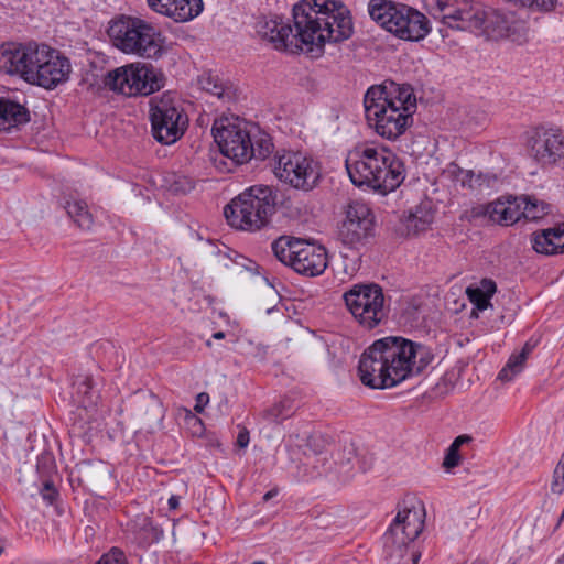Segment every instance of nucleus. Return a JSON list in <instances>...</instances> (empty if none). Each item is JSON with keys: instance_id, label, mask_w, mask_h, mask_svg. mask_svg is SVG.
I'll use <instances>...</instances> for the list:
<instances>
[{"instance_id": "nucleus-1", "label": "nucleus", "mask_w": 564, "mask_h": 564, "mask_svg": "<svg viewBox=\"0 0 564 564\" xmlns=\"http://www.w3.org/2000/svg\"><path fill=\"white\" fill-rule=\"evenodd\" d=\"M295 32L279 17H262L256 23V32L275 50L295 53L313 52L326 42H340L352 34V21L348 10L334 0H302L293 7Z\"/></svg>"}, {"instance_id": "nucleus-2", "label": "nucleus", "mask_w": 564, "mask_h": 564, "mask_svg": "<svg viewBox=\"0 0 564 564\" xmlns=\"http://www.w3.org/2000/svg\"><path fill=\"white\" fill-rule=\"evenodd\" d=\"M434 359L431 349L410 339L388 336L361 354L358 376L371 389H389L421 373Z\"/></svg>"}, {"instance_id": "nucleus-3", "label": "nucleus", "mask_w": 564, "mask_h": 564, "mask_svg": "<svg viewBox=\"0 0 564 564\" xmlns=\"http://www.w3.org/2000/svg\"><path fill=\"white\" fill-rule=\"evenodd\" d=\"M364 107L366 119L375 132L394 141L413 124L417 105L410 85L386 80L367 89Z\"/></svg>"}, {"instance_id": "nucleus-4", "label": "nucleus", "mask_w": 564, "mask_h": 564, "mask_svg": "<svg viewBox=\"0 0 564 564\" xmlns=\"http://www.w3.org/2000/svg\"><path fill=\"white\" fill-rule=\"evenodd\" d=\"M345 167L351 183L387 194L398 188L405 178L403 161L387 148L358 143L348 151Z\"/></svg>"}, {"instance_id": "nucleus-5", "label": "nucleus", "mask_w": 564, "mask_h": 564, "mask_svg": "<svg viewBox=\"0 0 564 564\" xmlns=\"http://www.w3.org/2000/svg\"><path fill=\"white\" fill-rule=\"evenodd\" d=\"M276 195L268 185H253L225 206L227 223L236 229L254 232L265 227L275 213Z\"/></svg>"}, {"instance_id": "nucleus-6", "label": "nucleus", "mask_w": 564, "mask_h": 564, "mask_svg": "<svg viewBox=\"0 0 564 564\" xmlns=\"http://www.w3.org/2000/svg\"><path fill=\"white\" fill-rule=\"evenodd\" d=\"M107 32L112 44L126 54L158 58L163 53L161 34L142 19L121 15L110 22Z\"/></svg>"}, {"instance_id": "nucleus-7", "label": "nucleus", "mask_w": 564, "mask_h": 564, "mask_svg": "<svg viewBox=\"0 0 564 564\" xmlns=\"http://www.w3.org/2000/svg\"><path fill=\"white\" fill-rule=\"evenodd\" d=\"M368 11L373 21L401 40L417 42L431 31L427 18L403 3L370 0Z\"/></svg>"}, {"instance_id": "nucleus-8", "label": "nucleus", "mask_w": 564, "mask_h": 564, "mask_svg": "<svg viewBox=\"0 0 564 564\" xmlns=\"http://www.w3.org/2000/svg\"><path fill=\"white\" fill-rule=\"evenodd\" d=\"M424 506L414 498L398 506L397 516L383 535L384 552L391 561L406 557L409 545L424 529Z\"/></svg>"}, {"instance_id": "nucleus-9", "label": "nucleus", "mask_w": 564, "mask_h": 564, "mask_svg": "<svg viewBox=\"0 0 564 564\" xmlns=\"http://www.w3.org/2000/svg\"><path fill=\"white\" fill-rule=\"evenodd\" d=\"M104 85L126 97L149 96L164 87L165 76L151 64L131 63L109 70Z\"/></svg>"}, {"instance_id": "nucleus-10", "label": "nucleus", "mask_w": 564, "mask_h": 564, "mask_svg": "<svg viewBox=\"0 0 564 564\" xmlns=\"http://www.w3.org/2000/svg\"><path fill=\"white\" fill-rule=\"evenodd\" d=\"M275 258L295 272L317 276L328 264L326 249L292 236H281L271 243Z\"/></svg>"}, {"instance_id": "nucleus-11", "label": "nucleus", "mask_w": 564, "mask_h": 564, "mask_svg": "<svg viewBox=\"0 0 564 564\" xmlns=\"http://www.w3.org/2000/svg\"><path fill=\"white\" fill-rule=\"evenodd\" d=\"M149 118L153 138L165 145L180 140L188 126V117L182 104L171 93L150 99Z\"/></svg>"}, {"instance_id": "nucleus-12", "label": "nucleus", "mask_w": 564, "mask_h": 564, "mask_svg": "<svg viewBox=\"0 0 564 564\" xmlns=\"http://www.w3.org/2000/svg\"><path fill=\"white\" fill-rule=\"evenodd\" d=\"M343 300L356 323L371 330L387 319L383 290L376 283H357L349 288Z\"/></svg>"}, {"instance_id": "nucleus-13", "label": "nucleus", "mask_w": 564, "mask_h": 564, "mask_svg": "<svg viewBox=\"0 0 564 564\" xmlns=\"http://www.w3.org/2000/svg\"><path fill=\"white\" fill-rule=\"evenodd\" d=\"M273 172L281 182L303 192L314 189L322 178L321 163L302 152L278 153Z\"/></svg>"}, {"instance_id": "nucleus-14", "label": "nucleus", "mask_w": 564, "mask_h": 564, "mask_svg": "<svg viewBox=\"0 0 564 564\" xmlns=\"http://www.w3.org/2000/svg\"><path fill=\"white\" fill-rule=\"evenodd\" d=\"M220 152L238 164L252 159V138L249 126L237 117L220 118L213 126Z\"/></svg>"}, {"instance_id": "nucleus-15", "label": "nucleus", "mask_w": 564, "mask_h": 564, "mask_svg": "<svg viewBox=\"0 0 564 564\" xmlns=\"http://www.w3.org/2000/svg\"><path fill=\"white\" fill-rule=\"evenodd\" d=\"M72 64L68 57L47 45L40 46L34 72H31L30 84L45 89H54L68 80Z\"/></svg>"}, {"instance_id": "nucleus-16", "label": "nucleus", "mask_w": 564, "mask_h": 564, "mask_svg": "<svg viewBox=\"0 0 564 564\" xmlns=\"http://www.w3.org/2000/svg\"><path fill=\"white\" fill-rule=\"evenodd\" d=\"M525 147L536 163L553 165L564 156V133L555 128L536 127L528 132Z\"/></svg>"}, {"instance_id": "nucleus-17", "label": "nucleus", "mask_w": 564, "mask_h": 564, "mask_svg": "<svg viewBox=\"0 0 564 564\" xmlns=\"http://www.w3.org/2000/svg\"><path fill=\"white\" fill-rule=\"evenodd\" d=\"M40 46L34 43H6L0 46V70L9 75H19L30 83L31 72H34Z\"/></svg>"}, {"instance_id": "nucleus-18", "label": "nucleus", "mask_w": 564, "mask_h": 564, "mask_svg": "<svg viewBox=\"0 0 564 564\" xmlns=\"http://www.w3.org/2000/svg\"><path fill=\"white\" fill-rule=\"evenodd\" d=\"M375 216L370 207L362 202H351L346 212V218L339 228L344 243L355 246L372 235Z\"/></svg>"}, {"instance_id": "nucleus-19", "label": "nucleus", "mask_w": 564, "mask_h": 564, "mask_svg": "<svg viewBox=\"0 0 564 564\" xmlns=\"http://www.w3.org/2000/svg\"><path fill=\"white\" fill-rule=\"evenodd\" d=\"M484 15L479 34H484L489 39L511 37L513 41H517L525 30L524 22L516 19L511 12H503L484 6Z\"/></svg>"}, {"instance_id": "nucleus-20", "label": "nucleus", "mask_w": 564, "mask_h": 564, "mask_svg": "<svg viewBox=\"0 0 564 564\" xmlns=\"http://www.w3.org/2000/svg\"><path fill=\"white\" fill-rule=\"evenodd\" d=\"M484 4L473 0H457L443 23L451 29L480 33L482 26Z\"/></svg>"}, {"instance_id": "nucleus-21", "label": "nucleus", "mask_w": 564, "mask_h": 564, "mask_svg": "<svg viewBox=\"0 0 564 564\" xmlns=\"http://www.w3.org/2000/svg\"><path fill=\"white\" fill-rule=\"evenodd\" d=\"M147 3L155 13L177 23L192 21L204 10L203 0H147Z\"/></svg>"}, {"instance_id": "nucleus-22", "label": "nucleus", "mask_w": 564, "mask_h": 564, "mask_svg": "<svg viewBox=\"0 0 564 564\" xmlns=\"http://www.w3.org/2000/svg\"><path fill=\"white\" fill-rule=\"evenodd\" d=\"M521 204L520 197H512L505 202L498 199L481 207V213L494 223L510 226L522 219Z\"/></svg>"}, {"instance_id": "nucleus-23", "label": "nucleus", "mask_w": 564, "mask_h": 564, "mask_svg": "<svg viewBox=\"0 0 564 564\" xmlns=\"http://www.w3.org/2000/svg\"><path fill=\"white\" fill-rule=\"evenodd\" d=\"M533 249L543 254L564 252V225L543 229L532 236Z\"/></svg>"}, {"instance_id": "nucleus-24", "label": "nucleus", "mask_w": 564, "mask_h": 564, "mask_svg": "<svg viewBox=\"0 0 564 564\" xmlns=\"http://www.w3.org/2000/svg\"><path fill=\"white\" fill-rule=\"evenodd\" d=\"M128 532L140 546H147L158 542L162 536V530L153 524L147 514H139L128 522Z\"/></svg>"}, {"instance_id": "nucleus-25", "label": "nucleus", "mask_w": 564, "mask_h": 564, "mask_svg": "<svg viewBox=\"0 0 564 564\" xmlns=\"http://www.w3.org/2000/svg\"><path fill=\"white\" fill-rule=\"evenodd\" d=\"M29 121V111L20 104L0 98V132Z\"/></svg>"}, {"instance_id": "nucleus-26", "label": "nucleus", "mask_w": 564, "mask_h": 564, "mask_svg": "<svg viewBox=\"0 0 564 564\" xmlns=\"http://www.w3.org/2000/svg\"><path fill=\"white\" fill-rule=\"evenodd\" d=\"M535 347L534 343L527 341L519 352L512 354L505 367L499 371L498 379L501 381H511L524 368L529 355Z\"/></svg>"}, {"instance_id": "nucleus-27", "label": "nucleus", "mask_w": 564, "mask_h": 564, "mask_svg": "<svg viewBox=\"0 0 564 564\" xmlns=\"http://www.w3.org/2000/svg\"><path fill=\"white\" fill-rule=\"evenodd\" d=\"M497 291V285L491 279H482L478 285L468 286L466 294L470 303L479 311H485L490 305V299Z\"/></svg>"}, {"instance_id": "nucleus-28", "label": "nucleus", "mask_w": 564, "mask_h": 564, "mask_svg": "<svg viewBox=\"0 0 564 564\" xmlns=\"http://www.w3.org/2000/svg\"><path fill=\"white\" fill-rule=\"evenodd\" d=\"M434 220V215L431 209L416 207L413 213L406 217L404 221L408 236H417L426 231Z\"/></svg>"}, {"instance_id": "nucleus-29", "label": "nucleus", "mask_w": 564, "mask_h": 564, "mask_svg": "<svg viewBox=\"0 0 564 564\" xmlns=\"http://www.w3.org/2000/svg\"><path fill=\"white\" fill-rule=\"evenodd\" d=\"M65 209L73 221L84 230H89L94 225V217L86 202L80 199L67 200Z\"/></svg>"}, {"instance_id": "nucleus-30", "label": "nucleus", "mask_w": 564, "mask_h": 564, "mask_svg": "<svg viewBox=\"0 0 564 564\" xmlns=\"http://www.w3.org/2000/svg\"><path fill=\"white\" fill-rule=\"evenodd\" d=\"M521 214L527 220H538L549 214L550 205L533 196H521Z\"/></svg>"}, {"instance_id": "nucleus-31", "label": "nucleus", "mask_w": 564, "mask_h": 564, "mask_svg": "<svg viewBox=\"0 0 564 564\" xmlns=\"http://www.w3.org/2000/svg\"><path fill=\"white\" fill-rule=\"evenodd\" d=\"M202 88L210 95L217 97L220 100L229 101L232 98V91L230 87L224 85V83L213 75L203 76L200 79Z\"/></svg>"}, {"instance_id": "nucleus-32", "label": "nucleus", "mask_w": 564, "mask_h": 564, "mask_svg": "<svg viewBox=\"0 0 564 564\" xmlns=\"http://www.w3.org/2000/svg\"><path fill=\"white\" fill-rule=\"evenodd\" d=\"M471 441V436L467 434L457 436L447 448V452L443 460V467L447 470L457 467L462 462L459 448L465 444H469Z\"/></svg>"}, {"instance_id": "nucleus-33", "label": "nucleus", "mask_w": 564, "mask_h": 564, "mask_svg": "<svg viewBox=\"0 0 564 564\" xmlns=\"http://www.w3.org/2000/svg\"><path fill=\"white\" fill-rule=\"evenodd\" d=\"M447 172L456 185H459L463 188L475 189V183H477V180L474 171L464 170L456 164H452Z\"/></svg>"}, {"instance_id": "nucleus-34", "label": "nucleus", "mask_w": 564, "mask_h": 564, "mask_svg": "<svg viewBox=\"0 0 564 564\" xmlns=\"http://www.w3.org/2000/svg\"><path fill=\"white\" fill-rule=\"evenodd\" d=\"M424 9L435 19H441L449 12L457 0H422Z\"/></svg>"}, {"instance_id": "nucleus-35", "label": "nucleus", "mask_w": 564, "mask_h": 564, "mask_svg": "<svg viewBox=\"0 0 564 564\" xmlns=\"http://www.w3.org/2000/svg\"><path fill=\"white\" fill-rule=\"evenodd\" d=\"M273 143L268 135H262L256 141L252 140V158L264 160L273 151Z\"/></svg>"}, {"instance_id": "nucleus-36", "label": "nucleus", "mask_w": 564, "mask_h": 564, "mask_svg": "<svg viewBox=\"0 0 564 564\" xmlns=\"http://www.w3.org/2000/svg\"><path fill=\"white\" fill-rule=\"evenodd\" d=\"M553 494L561 495L564 492V452L562 458L554 469L553 480L551 484Z\"/></svg>"}, {"instance_id": "nucleus-37", "label": "nucleus", "mask_w": 564, "mask_h": 564, "mask_svg": "<svg viewBox=\"0 0 564 564\" xmlns=\"http://www.w3.org/2000/svg\"><path fill=\"white\" fill-rule=\"evenodd\" d=\"M97 564H128V562L123 551L112 547L107 554L101 556Z\"/></svg>"}, {"instance_id": "nucleus-38", "label": "nucleus", "mask_w": 564, "mask_h": 564, "mask_svg": "<svg viewBox=\"0 0 564 564\" xmlns=\"http://www.w3.org/2000/svg\"><path fill=\"white\" fill-rule=\"evenodd\" d=\"M476 180L475 189L492 187L498 181L497 176L491 173H478L476 174Z\"/></svg>"}, {"instance_id": "nucleus-39", "label": "nucleus", "mask_w": 564, "mask_h": 564, "mask_svg": "<svg viewBox=\"0 0 564 564\" xmlns=\"http://www.w3.org/2000/svg\"><path fill=\"white\" fill-rule=\"evenodd\" d=\"M289 414L288 413H284V403H279V404H275L273 405L271 409H269L267 412H265V416L270 420V421H279V420H283L284 417H286Z\"/></svg>"}, {"instance_id": "nucleus-40", "label": "nucleus", "mask_w": 564, "mask_h": 564, "mask_svg": "<svg viewBox=\"0 0 564 564\" xmlns=\"http://www.w3.org/2000/svg\"><path fill=\"white\" fill-rule=\"evenodd\" d=\"M41 495L44 500H47L50 503H52L56 499L58 494H57L53 482L50 480H46L43 485Z\"/></svg>"}, {"instance_id": "nucleus-41", "label": "nucleus", "mask_w": 564, "mask_h": 564, "mask_svg": "<svg viewBox=\"0 0 564 564\" xmlns=\"http://www.w3.org/2000/svg\"><path fill=\"white\" fill-rule=\"evenodd\" d=\"M209 402V395L205 392L199 393L196 397V404L194 406L197 413H202L206 404Z\"/></svg>"}, {"instance_id": "nucleus-42", "label": "nucleus", "mask_w": 564, "mask_h": 564, "mask_svg": "<svg viewBox=\"0 0 564 564\" xmlns=\"http://www.w3.org/2000/svg\"><path fill=\"white\" fill-rule=\"evenodd\" d=\"M237 443L240 447H246L249 443L248 432L239 433V435L237 437Z\"/></svg>"}, {"instance_id": "nucleus-43", "label": "nucleus", "mask_w": 564, "mask_h": 564, "mask_svg": "<svg viewBox=\"0 0 564 564\" xmlns=\"http://www.w3.org/2000/svg\"><path fill=\"white\" fill-rule=\"evenodd\" d=\"M170 510H176L180 506V498L177 496H171L167 500Z\"/></svg>"}, {"instance_id": "nucleus-44", "label": "nucleus", "mask_w": 564, "mask_h": 564, "mask_svg": "<svg viewBox=\"0 0 564 564\" xmlns=\"http://www.w3.org/2000/svg\"><path fill=\"white\" fill-rule=\"evenodd\" d=\"M420 557H421V554L419 552H412L409 561H411V564H417Z\"/></svg>"}, {"instance_id": "nucleus-45", "label": "nucleus", "mask_w": 564, "mask_h": 564, "mask_svg": "<svg viewBox=\"0 0 564 564\" xmlns=\"http://www.w3.org/2000/svg\"><path fill=\"white\" fill-rule=\"evenodd\" d=\"M226 337V334L224 332H216L213 334L214 339H224Z\"/></svg>"}, {"instance_id": "nucleus-46", "label": "nucleus", "mask_w": 564, "mask_h": 564, "mask_svg": "<svg viewBox=\"0 0 564 564\" xmlns=\"http://www.w3.org/2000/svg\"><path fill=\"white\" fill-rule=\"evenodd\" d=\"M275 494H276V492H275V491H273V490L268 491L267 494H264V496H263V500H264V501H268V500H269V499H271L273 496H275Z\"/></svg>"}, {"instance_id": "nucleus-47", "label": "nucleus", "mask_w": 564, "mask_h": 564, "mask_svg": "<svg viewBox=\"0 0 564 564\" xmlns=\"http://www.w3.org/2000/svg\"><path fill=\"white\" fill-rule=\"evenodd\" d=\"M481 207H482V206H480V207H478V208H474V212H476V215H481V214H482V213H481Z\"/></svg>"}, {"instance_id": "nucleus-48", "label": "nucleus", "mask_w": 564, "mask_h": 564, "mask_svg": "<svg viewBox=\"0 0 564 564\" xmlns=\"http://www.w3.org/2000/svg\"><path fill=\"white\" fill-rule=\"evenodd\" d=\"M206 346L212 347V341H210V340H207V341H206Z\"/></svg>"}]
</instances>
